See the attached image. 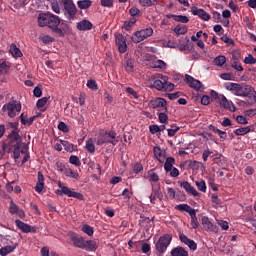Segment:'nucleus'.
<instances>
[{
	"label": "nucleus",
	"instance_id": "f257e3e1",
	"mask_svg": "<svg viewBox=\"0 0 256 256\" xmlns=\"http://www.w3.org/2000/svg\"><path fill=\"white\" fill-rule=\"evenodd\" d=\"M22 143L23 139L19 131L12 130L7 140L3 142L2 149L4 153H12L13 159L17 162V159L21 157V153H25V151L21 150Z\"/></svg>",
	"mask_w": 256,
	"mask_h": 256
},
{
	"label": "nucleus",
	"instance_id": "f03ea898",
	"mask_svg": "<svg viewBox=\"0 0 256 256\" xmlns=\"http://www.w3.org/2000/svg\"><path fill=\"white\" fill-rule=\"evenodd\" d=\"M63 25L61 18L53 13H40L38 15V26L39 27H48L52 30V33L58 35V37H63L65 28L59 27Z\"/></svg>",
	"mask_w": 256,
	"mask_h": 256
},
{
	"label": "nucleus",
	"instance_id": "7ed1b4c3",
	"mask_svg": "<svg viewBox=\"0 0 256 256\" xmlns=\"http://www.w3.org/2000/svg\"><path fill=\"white\" fill-rule=\"evenodd\" d=\"M225 89L227 91H231L236 95V97H248V99H251L253 103L256 101V92L255 88H253L251 85H241L233 82H228L224 84Z\"/></svg>",
	"mask_w": 256,
	"mask_h": 256
},
{
	"label": "nucleus",
	"instance_id": "20e7f679",
	"mask_svg": "<svg viewBox=\"0 0 256 256\" xmlns=\"http://www.w3.org/2000/svg\"><path fill=\"white\" fill-rule=\"evenodd\" d=\"M70 241L78 249H84V251H97V242L94 240H85V238L79 234H71Z\"/></svg>",
	"mask_w": 256,
	"mask_h": 256
},
{
	"label": "nucleus",
	"instance_id": "39448f33",
	"mask_svg": "<svg viewBox=\"0 0 256 256\" xmlns=\"http://www.w3.org/2000/svg\"><path fill=\"white\" fill-rule=\"evenodd\" d=\"M105 143H109L110 145H117L119 143V137H117V132L110 130V131H102L99 133L98 137L96 138L97 145H105Z\"/></svg>",
	"mask_w": 256,
	"mask_h": 256
},
{
	"label": "nucleus",
	"instance_id": "423d86ee",
	"mask_svg": "<svg viewBox=\"0 0 256 256\" xmlns=\"http://www.w3.org/2000/svg\"><path fill=\"white\" fill-rule=\"evenodd\" d=\"M64 16L71 23L77 17V6L73 0H63Z\"/></svg>",
	"mask_w": 256,
	"mask_h": 256
},
{
	"label": "nucleus",
	"instance_id": "0eeeda50",
	"mask_svg": "<svg viewBox=\"0 0 256 256\" xmlns=\"http://www.w3.org/2000/svg\"><path fill=\"white\" fill-rule=\"evenodd\" d=\"M2 111H7L8 117L13 119L17 117V113H21V103L17 102V100L8 102L2 107Z\"/></svg>",
	"mask_w": 256,
	"mask_h": 256
},
{
	"label": "nucleus",
	"instance_id": "6e6552de",
	"mask_svg": "<svg viewBox=\"0 0 256 256\" xmlns=\"http://www.w3.org/2000/svg\"><path fill=\"white\" fill-rule=\"evenodd\" d=\"M58 187H60L61 190H56V195H66L67 197H73L74 199H79V201H83L85 199V196H83L80 192H75L69 189L67 186H63L61 182H59Z\"/></svg>",
	"mask_w": 256,
	"mask_h": 256
},
{
	"label": "nucleus",
	"instance_id": "1a4fd4ad",
	"mask_svg": "<svg viewBox=\"0 0 256 256\" xmlns=\"http://www.w3.org/2000/svg\"><path fill=\"white\" fill-rule=\"evenodd\" d=\"M153 35V28L148 27L145 29H141L133 33L131 39L134 43H141V41H145V39H149Z\"/></svg>",
	"mask_w": 256,
	"mask_h": 256
},
{
	"label": "nucleus",
	"instance_id": "9d476101",
	"mask_svg": "<svg viewBox=\"0 0 256 256\" xmlns=\"http://www.w3.org/2000/svg\"><path fill=\"white\" fill-rule=\"evenodd\" d=\"M171 241H173V236H171L170 234L162 235L156 243V250L158 251V253L163 255V253L167 251V247L171 245Z\"/></svg>",
	"mask_w": 256,
	"mask_h": 256
},
{
	"label": "nucleus",
	"instance_id": "9b49d317",
	"mask_svg": "<svg viewBox=\"0 0 256 256\" xmlns=\"http://www.w3.org/2000/svg\"><path fill=\"white\" fill-rule=\"evenodd\" d=\"M190 12L194 16L202 19V21H209V19H211V15H209V13H207L204 9L198 8L197 6H192Z\"/></svg>",
	"mask_w": 256,
	"mask_h": 256
},
{
	"label": "nucleus",
	"instance_id": "f8f14e48",
	"mask_svg": "<svg viewBox=\"0 0 256 256\" xmlns=\"http://www.w3.org/2000/svg\"><path fill=\"white\" fill-rule=\"evenodd\" d=\"M15 225L22 233H37L35 227H32L19 219L15 220Z\"/></svg>",
	"mask_w": 256,
	"mask_h": 256
},
{
	"label": "nucleus",
	"instance_id": "ddd939ff",
	"mask_svg": "<svg viewBox=\"0 0 256 256\" xmlns=\"http://www.w3.org/2000/svg\"><path fill=\"white\" fill-rule=\"evenodd\" d=\"M115 42L120 53L127 51V39H125L123 34H115Z\"/></svg>",
	"mask_w": 256,
	"mask_h": 256
},
{
	"label": "nucleus",
	"instance_id": "4468645a",
	"mask_svg": "<svg viewBox=\"0 0 256 256\" xmlns=\"http://www.w3.org/2000/svg\"><path fill=\"white\" fill-rule=\"evenodd\" d=\"M185 79H186L189 87H191V89H195V91H201V89H203V83H201V81L193 78V76L186 74Z\"/></svg>",
	"mask_w": 256,
	"mask_h": 256
},
{
	"label": "nucleus",
	"instance_id": "2eb2a0df",
	"mask_svg": "<svg viewBox=\"0 0 256 256\" xmlns=\"http://www.w3.org/2000/svg\"><path fill=\"white\" fill-rule=\"evenodd\" d=\"M152 109L162 108V111H167V100L164 98L158 97L150 101Z\"/></svg>",
	"mask_w": 256,
	"mask_h": 256
},
{
	"label": "nucleus",
	"instance_id": "dca6fc26",
	"mask_svg": "<svg viewBox=\"0 0 256 256\" xmlns=\"http://www.w3.org/2000/svg\"><path fill=\"white\" fill-rule=\"evenodd\" d=\"M218 102L220 107H223V109H227L228 111L235 113L236 111L235 104H233L231 100H228L227 97H225V95L221 96L220 101Z\"/></svg>",
	"mask_w": 256,
	"mask_h": 256
},
{
	"label": "nucleus",
	"instance_id": "f3484780",
	"mask_svg": "<svg viewBox=\"0 0 256 256\" xmlns=\"http://www.w3.org/2000/svg\"><path fill=\"white\" fill-rule=\"evenodd\" d=\"M9 213H11V215H17L20 219H25V211L20 209L13 201L10 202Z\"/></svg>",
	"mask_w": 256,
	"mask_h": 256
},
{
	"label": "nucleus",
	"instance_id": "a211bd4d",
	"mask_svg": "<svg viewBox=\"0 0 256 256\" xmlns=\"http://www.w3.org/2000/svg\"><path fill=\"white\" fill-rule=\"evenodd\" d=\"M179 240L181 243H184V245H187L191 251H197V242L194 240L189 239L185 234H180L179 235Z\"/></svg>",
	"mask_w": 256,
	"mask_h": 256
},
{
	"label": "nucleus",
	"instance_id": "6ab92c4d",
	"mask_svg": "<svg viewBox=\"0 0 256 256\" xmlns=\"http://www.w3.org/2000/svg\"><path fill=\"white\" fill-rule=\"evenodd\" d=\"M159 78L161 79V76L159 75L158 77L155 75L151 77V80H152L151 87H153L157 91H163V89L165 88V80L162 81Z\"/></svg>",
	"mask_w": 256,
	"mask_h": 256
},
{
	"label": "nucleus",
	"instance_id": "aec40b11",
	"mask_svg": "<svg viewBox=\"0 0 256 256\" xmlns=\"http://www.w3.org/2000/svg\"><path fill=\"white\" fill-rule=\"evenodd\" d=\"M180 187H182V189H184L189 195H193V197H199L200 195L188 181L180 182Z\"/></svg>",
	"mask_w": 256,
	"mask_h": 256
},
{
	"label": "nucleus",
	"instance_id": "412c9836",
	"mask_svg": "<svg viewBox=\"0 0 256 256\" xmlns=\"http://www.w3.org/2000/svg\"><path fill=\"white\" fill-rule=\"evenodd\" d=\"M153 153L155 159L159 161V163H165V159H167V155L165 154V151L161 150V147L155 146L153 148Z\"/></svg>",
	"mask_w": 256,
	"mask_h": 256
},
{
	"label": "nucleus",
	"instance_id": "4be33fe9",
	"mask_svg": "<svg viewBox=\"0 0 256 256\" xmlns=\"http://www.w3.org/2000/svg\"><path fill=\"white\" fill-rule=\"evenodd\" d=\"M202 225L206 231H210L212 233H217V226L213 225L211 221H209V217L203 216Z\"/></svg>",
	"mask_w": 256,
	"mask_h": 256
},
{
	"label": "nucleus",
	"instance_id": "5701e85b",
	"mask_svg": "<svg viewBox=\"0 0 256 256\" xmlns=\"http://www.w3.org/2000/svg\"><path fill=\"white\" fill-rule=\"evenodd\" d=\"M45 189V177L41 171L38 172V180L35 186V191L41 193Z\"/></svg>",
	"mask_w": 256,
	"mask_h": 256
},
{
	"label": "nucleus",
	"instance_id": "b1692460",
	"mask_svg": "<svg viewBox=\"0 0 256 256\" xmlns=\"http://www.w3.org/2000/svg\"><path fill=\"white\" fill-rule=\"evenodd\" d=\"M76 29H78V31H91L93 24L88 20H82L77 23Z\"/></svg>",
	"mask_w": 256,
	"mask_h": 256
},
{
	"label": "nucleus",
	"instance_id": "393cba45",
	"mask_svg": "<svg viewBox=\"0 0 256 256\" xmlns=\"http://www.w3.org/2000/svg\"><path fill=\"white\" fill-rule=\"evenodd\" d=\"M170 255L171 256H189V252H187L185 248L181 246H177L171 250Z\"/></svg>",
	"mask_w": 256,
	"mask_h": 256
},
{
	"label": "nucleus",
	"instance_id": "a878e982",
	"mask_svg": "<svg viewBox=\"0 0 256 256\" xmlns=\"http://www.w3.org/2000/svg\"><path fill=\"white\" fill-rule=\"evenodd\" d=\"M167 19H174L176 23H187L189 21V17L184 15H175V14H167Z\"/></svg>",
	"mask_w": 256,
	"mask_h": 256
},
{
	"label": "nucleus",
	"instance_id": "bb28decb",
	"mask_svg": "<svg viewBox=\"0 0 256 256\" xmlns=\"http://www.w3.org/2000/svg\"><path fill=\"white\" fill-rule=\"evenodd\" d=\"M175 209L177 211H184L185 213H188L189 215L195 213V209L191 208L188 204H178L175 206Z\"/></svg>",
	"mask_w": 256,
	"mask_h": 256
},
{
	"label": "nucleus",
	"instance_id": "cd10ccee",
	"mask_svg": "<svg viewBox=\"0 0 256 256\" xmlns=\"http://www.w3.org/2000/svg\"><path fill=\"white\" fill-rule=\"evenodd\" d=\"M209 130L212 131V133H216V135H218L220 139H223L224 141L225 139H227V132L220 130L219 128H217V126L210 125Z\"/></svg>",
	"mask_w": 256,
	"mask_h": 256
},
{
	"label": "nucleus",
	"instance_id": "c85d7f7f",
	"mask_svg": "<svg viewBox=\"0 0 256 256\" xmlns=\"http://www.w3.org/2000/svg\"><path fill=\"white\" fill-rule=\"evenodd\" d=\"M61 145H63L65 151H69L70 153H73V151L77 150V146L72 144L69 141L66 140H60Z\"/></svg>",
	"mask_w": 256,
	"mask_h": 256
},
{
	"label": "nucleus",
	"instance_id": "c756f323",
	"mask_svg": "<svg viewBox=\"0 0 256 256\" xmlns=\"http://www.w3.org/2000/svg\"><path fill=\"white\" fill-rule=\"evenodd\" d=\"M173 31L178 36L185 35V33H187V31H189V28L186 25L178 24L176 27H174Z\"/></svg>",
	"mask_w": 256,
	"mask_h": 256
},
{
	"label": "nucleus",
	"instance_id": "7c9ffc66",
	"mask_svg": "<svg viewBox=\"0 0 256 256\" xmlns=\"http://www.w3.org/2000/svg\"><path fill=\"white\" fill-rule=\"evenodd\" d=\"M173 165H175V158H173V157L166 158V162L164 164V169H165L166 173H169V171H171V169H173Z\"/></svg>",
	"mask_w": 256,
	"mask_h": 256
},
{
	"label": "nucleus",
	"instance_id": "2f4dec72",
	"mask_svg": "<svg viewBox=\"0 0 256 256\" xmlns=\"http://www.w3.org/2000/svg\"><path fill=\"white\" fill-rule=\"evenodd\" d=\"M35 119H37V116H32L30 118L25 117L24 114L20 115V121L22 123V125H33V121H35Z\"/></svg>",
	"mask_w": 256,
	"mask_h": 256
},
{
	"label": "nucleus",
	"instance_id": "473e14b6",
	"mask_svg": "<svg viewBox=\"0 0 256 256\" xmlns=\"http://www.w3.org/2000/svg\"><path fill=\"white\" fill-rule=\"evenodd\" d=\"M91 5H93V1L91 0H79L77 2V6L79 9H89V7H91Z\"/></svg>",
	"mask_w": 256,
	"mask_h": 256
},
{
	"label": "nucleus",
	"instance_id": "72a5a7b5",
	"mask_svg": "<svg viewBox=\"0 0 256 256\" xmlns=\"http://www.w3.org/2000/svg\"><path fill=\"white\" fill-rule=\"evenodd\" d=\"M64 175L66 177H70L71 179H79V172L73 171V169H71V168H66L64 170Z\"/></svg>",
	"mask_w": 256,
	"mask_h": 256
},
{
	"label": "nucleus",
	"instance_id": "f704fd0d",
	"mask_svg": "<svg viewBox=\"0 0 256 256\" xmlns=\"http://www.w3.org/2000/svg\"><path fill=\"white\" fill-rule=\"evenodd\" d=\"M159 77H161V79H163L164 81L163 91H173V89H175V84L167 82V77H163V75L161 74L159 75Z\"/></svg>",
	"mask_w": 256,
	"mask_h": 256
},
{
	"label": "nucleus",
	"instance_id": "c9c22d12",
	"mask_svg": "<svg viewBox=\"0 0 256 256\" xmlns=\"http://www.w3.org/2000/svg\"><path fill=\"white\" fill-rule=\"evenodd\" d=\"M17 248V246H5V247H2L0 249V255L1 256H7L9 255V253H13V251H15V249Z\"/></svg>",
	"mask_w": 256,
	"mask_h": 256
},
{
	"label": "nucleus",
	"instance_id": "e433bc0d",
	"mask_svg": "<svg viewBox=\"0 0 256 256\" xmlns=\"http://www.w3.org/2000/svg\"><path fill=\"white\" fill-rule=\"evenodd\" d=\"M247 133H251L250 126L242 127V128H238V129L234 130V134L238 135V136L247 135Z\"/></svg>",
	"mask_w": 256,
	"mask_h": 256
},
{
	"label": "nucleus",
	"instance_id": "4c0bfd02",
	"mask_svg": "<svg viewBox=\"0 0 256 256\" xmlns=\"http://www.w3.org/2000/svg\"><path fill=\"white\" fill-rule=\"evenodd\" d=\"M81 231L88 235V237H93V234L95 233V230L89 224H84L81 228Z\"/></svg>",
	"mask_w": 256,
	"mask_h": 256
},
{
	"label": "nucleus",
	"instance_id": "58836bf2",
	"mask_svg": "<svg viewBox=\"0 0 256 256\" xmlns=\"http://www.w3.org/2000/svg\"><path fill=\"white\" fill-rule=\"evenodd\" d=\"M135 23H137V19L131 18L130 20H127L124 22L123 29H125L126 31H131V29H133V25H135Z\"/></svg>",
	"mask_w": 256,
	"mask_h": 256
},
{
	"label": "nucleus",
	"instance_id": "ea45409f",
	"mask_svg": "<svg viewBox=\"0 0 256 256\" xmlns=\"http://www.w3.org/2000/svg\"><path fill=\"white\" fill-rule=\"evenodd\" d=\"M10 53H11V55H13V57H22V55H23L21 50L15 44H12L10 46Z\"/></svg>",
	"mask_w": 256,
	"mask_h": 256
},
{
	"label": "nucleus",
	"instance_id": "a19ab883",
	"mask_svg": "<svg viewBox=\"0 0 256 256\" xmlns=\"http://www.w3.org/2000/svg\"><path fill=\"white\" fill-rule=\"evenodd\" d=\"M142 7H153L159 2L157 0H138Z\"/></svg>",
	"mask_w": 256,
	"mask_h": 256
},
{
	"label": "nucleus",
	"instance_id": "79ce46f5",
	"mask_svg": "<svg viewBox=\"0 0 256 256\" xmlns=\"http://www.w3.org/2000/svg\"><path fill=\"white\" fill-rule=\"evenodd\" d=\"M190 217L192 229H197L199 227V221L197 220V211L195 210L192 214H190Z\"/></svg>",
	"mask_w": 256,
	"mask_h": 256
},
{
	"label": "nucleus",
	"instance_id": "37998d69",
	"mask_svg": "<svg viewBox=\"0 0 256 256\" xmlns=\"http://www.w3.org/2000/svg\"><path fill=\"white\" fill-rule=\"evenodd\" d=\"M195 185L199 191L202 193H207V184L205 183V180L196 181Z\"/></svg>",
	"mask_w": 256,
	"mask_h": 256
},
{
	"label": "nucleus",
	"instance_id": "c03bdc74",
	"mask_svg": "<svg viewBox=\"0 0 256 256\" xmlns=\"http://www.w3.org/2000/svg\"><path fill=\"white\" fill-rule=\"evenodd\" d=\"M215 65L223 67L224 63H227V58L224 55H220L214 59Z\"/></svg>",
	"mask_w": 256,
	"mask_h": 256
},
{
	"label": "nucleus",
	"instance_id": "a18cd8bd",
	"mask_svg": "<svg viewBox=\"0 0 256 256\" xmlns=\"http://www.w3.org/2000/svg\"><path fill=\"white\" fill-rule=\"evenodd\" d=\"M129 14L131 15L132 19H137V17H141V10L137 7H132L129 10Z\"/></svg>",
	"mask_w": 256,
	"mask_h": 256
},
{
	"label": "nucleus",
	"instance_id": "49530a36",
	"mask_svg": "<svg viewBox=\"0 0 256 256\" xmlns=\"http://www.w3.org/2000/svg\"><path fill=\"white\" fill-rule=\"evenodd\" d=\"M133 69H135V60L133 59H128L126 61V71L128 73H133Z\"/></svg>",
	"mask_w": 256,
	"mask_h": 256
},
{
	"label": "nucleus",
	"instance_id": "de8ad7c7",
	"mask_svg": "<svg viewBox=\"0 0 256 256\" xmlns=\"http://www.w3.org/2000/svg\"><path fill=\"white\" fill-rule=\"evenodd\" d=\"M69 163H71V165H75V167H81V160H79V157L76 155L70 156Z\"/></svg>",
	"mask_w": 256,
	"mask_h": 256
},
{
	"label": "nucleus",
	"instance_id": "09e8293b",
	"mask_svg": "<svg viewBox=\"0 0 256 256\" xmlns=\"http://www.w3.org/2000/svg\"><path fill=\"white\" fill-rule=\"evenodd\" d=\"M51 9L57 15H59V13H61V8L59 7V2L57 0L51 1Z\"/></svg>",
	"mask_w": 256,
	"mask_h": 256
},
{
	"label": "nucleus",
	"instance_id": "8fccbe9b",
	"mask_svg": "<svg viewBox=\"0 0 256 256\" xmlns=\"http://www.w3.org/2000/svg\"><path fill=\"white\" fill-rule=\"evenodd\" d=\"M151 195L156 197V199H159V201H163V192H161V188L152 189Z\"/></svg>",
	"mask_w": 256,
	"mask_h": 256
},
{
	"label": "nucleus",
	"instance_id": "3c124183",
	"mask_svg": "<svg viewBox=\"0 0 256 256\" xmlns=\"http://www.w3.org/2000/svg\"><path fill=\"white\" fill-rule=\"evenodd\" d=\"M132 171L135 173V175L141 173V171H143V164L139 162L132 164Z\"/></svg>",
	"mask_w": 256,
	"mask_h": 256
},
{
	"label": "nucleus",
	"instance_id": "603ef678",
	"mask_svg": "<svg viewBox=\"0 0 256 256\" xmlns=\"http://www.w3.org/2000/svg\"><path fill=\"white\" fill-rule=\"evenodd\" d=\"M10 66L6 62L0 63V74L7 75L9 73Z\"/></svg>",
	"mask_w": 256,
	"mask_h": 256
},
{
	"label": "nucleus",
	"instance_id": "864d4df0",
	"mask_svg": "<svg viewBox=\"0 0 256 256\" xmlns=\"http://www.w3.org/2000/svg\"><path fill=\"white\" fill-rule=\"evenodd\" d=\"M86 150L88 153H95V144H93L92 139L86 141Z\"/></svg>",
	"mask_w": 256,
	"mask_h": 256
},
{
	"label": "nucleus",
	"instance_id": "5fc2aeb1",
	"mask_svg": "<svg viewBox=\"0 0 256 256\" xmlns=\"http://www.w3.org/2000/svg\"><path fill=\"white\" fill-rule=\"evenodd\" d=\"M49 101V98L47 97H43L41 99H39L36 103V107L38 109H43V107H45V105H47V102Z\"/></svg>",
	"mask_w": 256,
	"mask_h": 256
},
{
	"label": "nucleus",
	"instance_id": "6e6d98bb",
	"mask_svg": "<svg viewBox=\"0 0 256 256\" xmlns=\"http://www.w3.org/2000/svg\"><path fill=\"white\" fill-rule=\"evenodd\" d=\"M179 126H171V128L167 129L168 137H175V134L179 131Z\"/></svg>",
	"mask_w": 256,
	"mask_h": 256
},
{
	"label": "nucleus",
	"instance_id": "4d7b16f0",
	"mask_svg": "<svg viewBox=\"0 0 256 256\" xmlns=\"http://www.w3.org/2000/svg\"><path fill=\"white\" fill-rule=\"evenodd\" d=\"M244 63L246 65H255L256 59L253 57V55L249 54L248 57H245Z\"/></svg>",
	"mask_w": 256,
	"mask_h": 256
},
{
	"label": "nucleus",
	"instance_id": "13d9d810",
	"mask_svg": "<svg viewBox=\"0 0 256 256\" xmlns=\"http://www.w3.org/2000/svg\"><path fill=\"white\" fill-rule=\"evenodd\" d=\"M154 67L156 69H167V64L163 60H157L154 62Z\"/></svg>",
	"mask_w": 256,
	"mask_h": 256
},
{
	"label": "nucleus",
	"instance_id": "bf43d9fd",
	"mask_svg": "<svg viewBox=\"0 0 256 256\" xmlns=\"http://www.w3.org/2000/svg\"><path fill=\"white\" fill-rule=\"evenodd\" d=\"M58 129L62 131V133H69V126L65 124V122H59Z\"/></svg>",
	"mask_w": 256,
	"mask_h": 256
},
{
	"label": "nucleus",
	"instance_id": "052dcab7",
	"mask_svg": "<svg viewBox=\"0 0 256 256\" xmlns=\"http://www.w3.org/2000/svg\"><path fill=\"white\" fill-rule=\"evenodd\" d=\"M141 251L142 253H150L151 252V245L147 242L142 243L141 245Z\"/></svg>",
	"mask_w": 256,
	"mask_h": 256
},
{
	"label": "nucleus",
	"instance_id": "680f3d73",
	"mask_svg": "<svg viewBox=\"0 0 256 256\" xmlns=\"http://www.w3.org/2000/svg\"><path fill=\"white\" fill-rule=\"evenodd\" d=\"M236 121H237V123H239V125H247V123H249V122L247 121V117H245V116H243V115H238V116L236 117Z\"/></svg>",
	"mask_w": 256,
	"mask_h": 256
},
{
	"label": "nucleus",
	"instance_id": "e2e57ef3",
	"mask_svg": "<svg viewBox=\"0 0 256 256\" xmlns=\"http://www.w3.org/2000/svg\"><path fill=\"white\" fill-rule=\"evenodd\" d=\"M158 119L160 123H167L169 116H167L165 112H161L158 114Z\"/></svg>",
	"mask_w": 256,
	"mask_h": 256
},
{
	"label": "nucleus",
	"instance_id": "0e129e2a",
	"mask_svg": "<svg viewBox=\"0 0 256 256\" xmlns=\"http://www.w3.org/2000/svg\"><path fill=\"white\" fill-rule=\"evenodd\" d=\"M87 88L88 89H92L93 91L97 90V82H95V80H88L87 81Z\"/></svg>",
	"mask_w": 256,
	"mask_h": 256
},
{
	"label": "nucleus",
	"instance_id": "69168bd1",
	"mask_svg": "<svg viewBox=\"0 0 256 256\" xmlns=\"http://www.w3.org/2000/svg\"><path fill=\"white\" fill-rule=\"evenodd\" d=\"M56 169H57V171H59L60 173H65V170H66L67 168L65 167V164H63V162L58 161V162H56Z\"/></svg>",
	"mask_w": 256,
	"mask_h": 256
},
{
	"label": "nucleus",
	"instance_id": "338daca9",
	"mask_svg": "<svg viewBox=\"0 0 256 256\" xmlns=\"http://www.w3.org/2000/svg\"><path fill=\"white\" fill-rule=\"evenodd\" d=\"M166 197L170 200L175 199V190L173 188H167V195Z\"/></svg>",
	"mask_w": 256,
	"mask_h": 256
},
{
	"label": "nucleus",
	"instance_id": "774afa93",
	"mask_svg": "<svg viewBox=\"0 0 256 256\" xmlns=\"http://www.w3.org/2000/svg\"><path fill=\"white\" fill-rule=\"evenodd\" d=\"M231 67L233 69H235L236 71H243V66L241 65V63H239L238 61H234L232 64H231Z\"/></svg>",
	"mask_w": 256,
	"mask_h": 256
}]
</instances>
